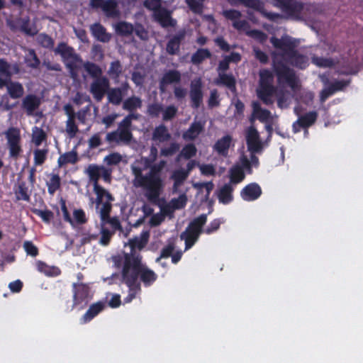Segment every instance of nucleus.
<instances>
[{
	"label": "nucleus",
	"mask_w": 363,
	"mask_h": 363,
	"mask_svg": "<svg viewBox=\"0 0 363 363\" xmlns=\"http://www.w3.org/2000/svg\"><path fill=\"white\" fill-rule=\"evenodd\" d=\"M66 131L70 138H73L79 131L77 125L75 123V118H67L66 121Z\"/></svg>",
	"instance_id": "680f3d73"
},
{
	"label": "nucleus",
	"mask_w": 363,
	"mask_h": 363,
	"mask_svg": "<svg viewBox=\"0 0 363 363\" xmlns=\"http://www.w3.org/2000/svg\"><path fill=\"white\" fill-rule=\"evenodd\" d=\"M212 57L211 51L207 48H199L191 57V62L195 65H201L205 60Z\"/></svg>",
	"instance_id": "f704fd0d"
},
{
	"label": "nucleus",
	"mask_w": 363,
	"mask_h": 363,
	"mask_svg": "<svg viewBox=\"0 0 363 363\" xmlns=\"http://www.w3.org/2000/svg\"><path fill=\"white\" fill-rule=\"evenodd\" d=\"M233 188L230 184H225L219 190L218 198L219 202L223 204L230 203L233 199Z\"/></svg>",
	"instance_id": "2f4dec72"
},
{
	"label": "nucleus",
	"mask_w": 363,
	"mask_h": 363,
	"mask_svg": "<svg viewBox=\"0 0 363 363\" xmlns=\"http://www.w3.org/2000/svg\"><path fill=\"white\" fill-rule=\"evenodd\" d=\"M132 264H130V259H127L125 266H123L121 276L127 279L130 284H140V281L146 287L150 286L157 279V274L152 269L147 268L142 263L139 258L131 259Z\"/></svg>",
	"instance_id": "7ed1b4c3"
},
{
	"label": "nucleus",
	"mask_w": 363,
	"mask_h": 363,
	"mask_svg": "<svg viewBox=\"0 0 363 363\" xmlns=\"http://www.w3.org/2000/svg\"><path fill=\"white\" fill-rule=\"evenodd\" d=\"M203 126L201 122L192 123L189 128L183 133L182 138L186 140H194L203 131Z\"/></svg>",
	"instance_id": "c85d7f7f"
},
{
	"label": "nucleus",
	"mask_w": 363,
	"mask_h": 363,
	"mask_svg": "<svg viewBox=\"0 0 363 363\" xmlns=\"http://www.w3.org/2000/svg\"><path fill=\"white\" fill-rule=\"evenodd\" d=\"M180 148L179 145L176 143H171L167 147H163L160 150V155L163 157H170L177 153Z\"/></svg>",
	"instance_id": "13d9d810"
},
{
	"label": "nucleus",
	"mask_w": 363,
	"mask_h": 363,
	"mask_svg": "<svg viewBox=\"0 0 363 363\" xmlns=\"http://www.w3.org/2000/svg\"><path fill=\"white\" fill-rule=\"evenodd\" d=\"M246 144L250 153H260L263 150L259 133L252 125L250 126L246 131Z\"/></svg>",
	"instance_id": "4468645a"
},
{
	"label": "nucleus",
	"mask_w": 363,
	"mask_h": 363,
	"mask_svg": "<svg viewBox=\"0 0 363 363\" xmlns=\"http://www.w3.org/2000/svg\"><path fill=\"white\" fill-rule=\"evenodd\" d=\"M61 179L57 174L51 175L49 181L47 182L48 191L50 195H53L57 190L60 188Z\"/></svg>",
	"instance_id": "49530a36"
},
{
	"label": "nucleus",
	"mask_w": 363,
	"mask_h": 363,
	"mask_svg": "<svg viewBox=\"0 0 363 363\" xmlns=\"http://www.w3.org/2000/svg\"><path fill=\"white\" fill-rule=\"evenodd\" d=\"M114 201V197L111 196L109 198H105L103 203L97 208L99 209L100 219L104 224H110L114 230H121L122 228L121 223L117 217H111L110 213L112 210V201Z\"/></svg>",
	"instance_id": "1a4fd4ad"
},
{
	"label": "nucleus",
	"mask_w": 363,
	"mask_h": 363,
	"mask_svg": "<svg viewBox=\"0 0 363 363\" xmlns=\"http://www.w3.org/2000/svg\"><path fill=\"white\" fill-rule=\"evenodd\" d=\"M90 30L93 36L100 42L108 43L111 38V34L107 33L105 27L100 23H95L91 25Z\"/></svg>",
	"instance_id": "5701e85b"
},
{
	"label": "nucleus",
	"mask_w": 363,
	"mask_h": 363,
	"mask_svg": "<svg viewBox=\"0 0 363 363\" xmlns=\"http://www.w3.org/2000/svg\"><path fill=\"white\" fill-rule=\"evenodd\" d=\"M106 308V302L99 301L91 304L86 313L80 318L81 324L89 323Z\"/></svg>",
	"instance_id": "a211bd4d"
},
{
	"label": "nucleus",
	"mask_w": 363,
	"mask_h": 363,
	"mask_svg": "<svg viewBox=\"0 0 363 363\" xmlns=\"http://www.w3.org/2000/svg\"><path fill=\"white\" fill-rule=\"evenodd\" d=\"M284 60L293 67L296 68L304 69L308 65V57L298 52L295 48Z\"/></svg>",
	"instance_id": "6ab92c4d"
},
{
	"label": "nucleus",
	"mask_w": 363,
	"mask_h": 363,
	"mask_svg": "<svg viewBox=\"0 0 363 363\" xmlns=\"http://www.w3.org/2000/svg\"><path fill=\"white\" fill-rule=\"evenodd\" d=\"M101 166L96 164H89L86 170L89 179L93 182V190L96 197L94 199L93 197L90 198V203L91 204L96 203V208H98L103 203L105 198L111 199L113 196L108 191L104 189L99 184V180L101 178Z\"/></svg>",
	"instance_id": "39448f33"
},
{
	"label": "nucleus",
	"mask_w": 363,
	"mask_h": 363,
	"mask_svg": "<svg viewBox=\"0 0 363 363\" xmlns=\"http://www.w3.org/2000/svg\"><path fill=\"white\" fill-rule=\"evenodd\" d=\"M252 116L250 119V122L254 121L255 118L259 119L261 122H264L269 118L271 113L267 109L262 108L258 101H253L252 104Z\"/></svg>",
	"instance_id": "7c9ffc66"
},
{
	"label": "nucleus",
	"mask_w": 363,
	"mask_h": 363,
	"mask_svg": "<svg viewBox=\"0 0 363 363\" xmlns=\"http://www.w3.org/2000/svg\"><path fill=\"white\" fill-rule=\"evenodd\" d=\"M0 77H5L11 80L12 72L11 71V65L4 59H0Z\"/></svg>",
	"instance_id": "6e6d98bb"
},
{
	"label": "nucleus",
	"mask_w": 363,
	"mask_h": 363,
	"mask_svg": "<svg viewBox=\"0 0 363 363\" xmlns=\"http://www.w3.org/2000/svg\"><path fill=\"white\" fill-rule=\"evenodd\" d=\"M229 174L230 183L235 184L240 183L245 177V172L238 164L233 166L230 169Z\"/></svg>",
	"instance_id": "58836bf2"
},
{
	"label": "nucleus",
	"mask_w": 363,
	"mask_h": 363,
	"mask_svg": "<svg viewBox=\"0 0 363 363\" xmlns=\"http://www.w3.org/2000/svg\"><path fill=\"white\" fill-rule=\"evenodd\" d=\"M77 152L71 151L60 155L57 160V163L59 167H61L67 164H74L77 162Z\"/></svg>",
	"instance_id": "c03bdc74"
},
{
	"label": "nucleus",
	"mask_w": 363,
	"mask_h": 363,
	"mask_svg": "<svg viewBox=\"0 0 363 363\" xmlns=\"http://www.w3.org/2000/svg\"><path fill=\"white\" fill-rule=\"evenodd\" d=\"M23 247L28 255L35 257L39 254L38 248L33 243L32 241H25Z\"/></svg>",
	"instance_id": "e2e57ef3"
},
{
	"label": "nucleus",
	"mask_w": 363,
	"mask_h": 363,
	"mask_svg": "<svg viewBox=\"0 0 363 363\" xmlns=\"http://www.w3.org/2000/svg\"><path fill=\"white\" fill-rule=\"evenodd\" d=\"M180 81L181 73L178 70L170 69L163 74L160 82V89L163 91L165 86L173 83H179Z\"/></svg>",
	"instance_id": "bb28decb"
},
{
	"label": "nucleus",
	"mask_w": 363,
	"mask_h": 363,
	"mask_svg": "<svg viewBox=\"0 0 363 363\" xmlns=\"http://www.w3.org/2000/svg\"><path fill=\"white\" fill-rule=\"evenodd\" d=\"M73 218L74 221L79 225L84 224L88 220L84 211L82 208L74 210Z\"/></svg>",
	"instance_id": "69168bd1"
},
{
	"label": "nucleus",
	"mask_w": 363,
	"mask_h": 363,
	"mask_svg": "<svg viewBox=\"0 0 363 363\" xmlns=\"http://www.w3.org/2000/svg\"><path fill=\"white\" fill-rule=\"evenodd\" d=\"M122 160V156L118 152H113L105 157L104 161L108 165H116Z\"/></svg>",
	"instance_id": "774afa93"
},
{
	"label": "nucleus",
	"mask_w": 363,
	"mask_h": 363,
	"mask_svg": "<svg viewBox=\"0 0 363 363\" xmlns=\"http://www.w3.org/2000/svg\"><path fill=\"white\" fill-rule=\"evenodd\" d=\"M162 111L163 106L161 104L159 103L150 104L147 108V114L152 118L158 117Z\"/></svg>",
	"instance_id": "bf43d9fd"
},
{
	"label": "nucleus",
	"mask_w": 363,
	"mask_h": 363,
	"mask_svg": "<svg viewBox=\"0 0 363 363\" xmlns=\"http://www.w3.org/2000/svg\"><path fill=\"white\" fill-rule=\"evenodd\" d=\"M207 215L203 213L190 222L186 230L200 236L203 233V227L206 223Z\"/></svg>",
	"instance_id": "cd10ccee"
},
{
	"label": "nucleus",
	"mask_w": 363,
	"mask_h": 363,
	"mask_svg": "<svg viewBox=\"0 0 363 363\" xmlns=\"http://www.w3.org/2000/svg\"><path fill=\"white\" fill-rule=\"evenodd\" d=\"M14 193L17 201H29L30 199L28 187L25 182H21L18 184L17 189H15Z\"/></svg>",
	"instance_id": "ea45409f"
},
{
	"label": "nucleus",
	"mask_w": 363,
	"mask_h": 363,
	"mask_svg": "<svg viewBox=\"0 0 363 363\" xmlns=\"http://www.w3.org/2000/svg\"><path fill=\"white\" fill-rule=\"evenodd\" d=\"M35 265L37 270L47 277H55L61 274V270L59 267L50 266L43 261H37Z\"/></svg>",
	"instance_id": "c756f323"
},
{
	"label": "nucleus",
	"mask_w": 363,
	"mask_h": 363,
	"mask_svg": "<svg viewBox=\"0 0 363 363\" xmlns=\"http://www.w3.org/2000/svg\"><path fill=\"white\" fill-rule=\"evenodd\" d=\"M108 102L114 106H119L122 102L125 95L117 87L109 88L106 93Z\"/></svg>",
	"instance_id": "c9c22d12"
},
{
	"label": "nucleus",
	"mask_w": 363,
	"mask_h": 363,
	"mask_svg": "<svg viewBox=\"0 0 363 363\" xmlns=\"http://www.w3.org/2000/svg\"><path fill=\"white\" fill-rule=\"evenodd\" d=\"M259 86L257 89V97L266 105L273 104L272 96L277 88L273 84L274 74L268 69H262L259 72Z\"/></svg>",
	"instance_id": "20e7f679"
},
{
	"label": "nucleus",
	"mask_w": 363,
	"mask_h": 363,
	"mask_svg": "<svg viewBox=\"0 0 363 363\" xmlns=\"http://www.w3.org/2000/svg\"><path fill=\"white\" fill-rule=\"evenodd\" d=\"M143 105L142 99L135 96L127 98L123 102V109L129 112H133L138 108H140Z\"/></svg>",
	"instance_id": "e433bc0d"
},
{
	"label": "nucleus",
	"mask_w": 363,
	"mask_h": 363,
	"mask_svg": "<svg viewBox=\"0 0 363 363\" xmlns=\"http://www.w3.org/2000/svg\"><path fill=\"white\" fill-rule=\"evenodd\" d=\"M89 6L94 9H101L108 18H118L120 16L116 0H90Z\"/></svg>",
	"instance_id": "9b49d317"
},
{
	"label": "nucleus",
	"mask_w": 363,
	"mask_h": 363,
	"mask_svg": "<svg viewBox=\"0 0 363 363\" xmlns=\"http://www.w3.org/2000/svg\"><path fill=\"white\" fill-rule=\"evenodd\" d=\"M131 172L134 176L133 186L142 188L145 191V196L151 202H156L164 187V182L162 178L161 167L153 164L146 174L143 173L141 167L135 163L130 166Z\"/></svg>",
	"instance_id": "f03ea898"
},
{
	"label": "nucleus",
	"mask_w": 363,
	"mask_h": 363,
	"mask_svg": "<svg viewBox=\"0 0 363 363\" xmlns=\"http://www.w3.org/2000/svg\"><path fill=\"white\" fill-rule=\"evenodd\" d=\"M312 63L318 67H332L335 65V62L332 58H327L323 57H318L313 55L311 57Z\"/></svg>",
	"instance_id": "de8ad7c7"
},
{
	"label": "nucleus",
	"mask_w": 363,
	"mask_h": 363,
	"mask_svg": "<svg viewBox=\"0 0 363 363\" xmlns=\"http://www.w3.org/2000/svg\"><path fill=\"white\" fill-rule=\"evenodd\" d=\"M6 89L10 97L13 99H20L24 94V88L18 82H13L11 79Z\"/></svg>",
	"instance_id": "473e14b6"
},
{
	"label": "nucleus",
	"mask_w": 363,
	"mask_h": 363,
	"mask_svg": "<svg viewBox=\"0 0 363 363\" xmlns=\"http://www.w3.org/2000/svg\"><path fill=\"white\" fill-rule=\"evenodd\" d=\"M55 52L60 55L62 57L71 78L76 79L79 75L78 72L79 68L77 65V62H82L80 56L75 53L72 47L68 46L63 42L57 45Z\"/></svg>",
	"instance_id": "423d86ee"
},
{
	"label": "nucleus",
	"mask_w": 363,
	"mask_h": 363,
	"mask_svg": "<svg viewBox=\"0 0 363 363\" xmlns=\"http://www.w3.org/2000/svg\"><path fill=\"white\" fill-rule=\"evenodd\" d=\"M272 45L282 51L281 53L273 52L272 67L279 85H287L292 90L298 87V79L295 71L290 68L284 60L296 48V43L289 38H277L272 37Z\"/></svg>",
	"instance_id": "f257e3e1"
},
{
	"label": "nucleus",
	"mask_w": 363,
	"mask_h": 363,
	"mask_svg": "<svg viewBox=\"0 0 363 363\" xmlns=\"http://www.w3.org/2000/svg\"><path fill=\"white\" fill-rule=\"evenodd\" d=\"M33 212L47 223H50V220L53 218L54 214L50 210H40L35 208Z\"/></svg>",
	"instance_id": "052dcab7"
},
{
	"label": "nucleus",
	"mask_w": 363,
	"mask_h": 363,
	"mask_svg": "<svg viewBox=\"0 0 363 363\" xmlns=\"http://www.w3.org/2000/svg\"><path fill=\"white\" fill-rule=\"evenodd\" d=\"M123 281L124 284L128 287V294L126 297L124 298V303H130L134 298H135L137 294H140L141 291V285L140 284H130L127 281V279L124 276H122Z\"/></svg>",
	"instance_id": "72a5a7b5"
},
{
	"label": "nucleus",
	"mask_w": 363,
	"mask_h": 363,
	"mask_svg": "<svg viewBox=\"0 0 363 363\" xmlns=\"http://www.w3.org/2000/svg\"><path fill=\"white\" fill-rule=\"evenodd\" d=\"M122 72L123 66L119 60H117L111 62L107 73L112 79L118 82Z\"/></svg>",
	"instance_id": "a19ab883"
},
{
	"label": "nucleus",
	"mask_w": 363,
	"mask_h": 363,
	"mask_svg": "<svg viewBox=\"0 0 363 363\" xmlns=\"http://www.w3.org/2000/svg\"><path fill=\"white\" fill-rule=\"evenodd\" d=\"M116 31L120 35L128 36L133 33L134 28L131 23L121 21L116 24Z\"/></svg>",
	"instance_id": "a18cd8bd"
},
{
	"label": "nucleus",
	"mask_w": 363,
	"mask_h": 363,
	"mask_svg": "<svg viewBox=\"0 0 363 363\" xmlns=\"http://www.w3.org/2000/svg\"><path fill=\"white\" fill-rule=\"evenodd\" d=\"M5 136L7 140L10 157L18 159L23 151L21 145L20 130L16 128H9L5 132Z\"/></svg>",
	"instance_id": "9d476101"
},
{
	"label": "nucleus",
	"mask_w": 363,
	"mask_h": 363,
	"mask_svg": "<svg viewBox=\"0 0 363 363\" xmlns=\"http://www.w3.org/2000/svg\"><path fill=\"white\" fill-rule=\"evenodd\" d=\"M180 238L184 240L185 250H188L196 242L199 238V235L186 229V230L181 234Z\"/></svg>",
	"instance_id": "37998d69"
},
{
	"label": "nucleus",
	"mask_w": 363,
	"mask_h": 363,
	"mask_svg": "<svg viewBox=\"0 0 363 363\" xmlns=\"http://www.w3.org/2000/svg\"><path fill=\"white\" fill-rule=\"evenodd\" d=\"M185 38L184 31H180L169 39L167 42L166 50L172 55L178 54L182 41Z\"/></svg>",
	"instance_id": "4be33fe9"
},
{
	"label": "nucleus",
	"mask_w": 363,
	"mask_h": 363,
	"mask_svg": "<svg viewBox=\"0 0 363 363\" xmlns=\"http://www.w3.org/2000/svg\"><path fill=\"white\" fill-rule=\"evenodd\" d=\"M197 149L194 143H188L185 145L180 153L179 157H184L186 160H189L196 155Z\"/></svg>",
	"instance_id": "09e8293b"
},
{
	"label": "nucleus",
	"mask_w": 363,
	"mask_h": 363,
	"mask_svg": "<svg viewBox=\"0 0 363 363\" xmlns=\"http://www.w3.org/2000/svg\"><path fill=\"white\" fill-rule=\"evenodd\" d=\"M45 132L40 128L35 127L33 130L32 140L36 146H39L46 140Z\"/></svg>",
	"instance_id": "8fccbe9b"
},
{
	"label": "nucleus",
	"mask_w": 363,
	"mask_h": 363,
	"mask_svg": "<svg viewBox=\"0 0 363 363\" xmlns=\"http://www.w3.org/2000/svg\"><path fill=\"white\" fill-rule=\"evenodd\" d=\"M40 105V99L34 94L27 95L22 101V107L26 110L27 115H33V112Z\"/></svg>",
	"instance_id": "a878e982"
},
{
	"label": "nucleus",
	"mask_w": 363,
	"mask_h": 363,
	"mask_svg": "<svg viewBox=\"0 0 363 363\" xmlns=\"http://www.w3.org/2000/svg\"><path fill=\"white\" fill-rule=\"evenodd\" d=\"M48 149H35L33 152L35 165H42L47 159Z\"/></svg>",
	"instance_id": "5fc2aeb1"
},
{
	"label": "nucleus",
	"mask_w": 363,
	"mask_h": 363,
	"mask_svg": "<svg viewBox=\"0 0 363 363\" xmlns=\"http://www.w3.org/2000/svg\"><path fill=\"white\" fill-rule=\"evenodd\" d=\"M110 88L109 79L102 76L94 79L90 84V92L96 101H101Z\"/></svg>",
	"instance_id": "ddd939ff"
},
{
	"label": "nucleus",
	"mask_w": 363,
	"mask_h": 363,
	"mask_svg": "<svg viewBox=\"0 0 363 363\" xmlns=\"http://www.w3.org/2000/svg\"><path fill=\"white\" fill-rule=\"evenodd\" d=\"M262 189L260 186L252 182L246 185L240 191L241 198L246 201H252L257 200L262 195Z\"/></svg>",
	"instance_id": "f3484780"
},
{
	"label": "nucleus",
	"mask_w": 363,
	"mask_h": 363,
	"mask_svg": "<svg viewBox=\"0 0 363 363\" xmlns=\"http://www.w3.org/2000/svg\"><path fill=\"white\" fill-rule=\"evenodd\" d=\"M149 233L144 232L141 234V238H134L129 240L128 245L130 247V252L129 253H124L123 258L121 257H114V263L116 267H120L123 263V266H125L127 259H130V264H132V259L133 258H139L142 260V255L136 251V250H141L143 249L148 242Z\"/></svg>",
	"instance_id": "0eeeda50"
},
{
	"label": "nucleus",
	"mask_w": 363,
	"mask_h": 363,
	"mask_svg": "<svg viewBox=\"0 0 363 363\" xmlns=\"http://www.w3.org/2000/svg\"><path fill=\"white\" fill-rule=\"evenodd\" d=\"M171 138V135L168 132L164 125H160L156 127L152 133V140H158L161 143L168 141Z\"/></svg>",
	"instance_id": "4c0bfd02"
},
{
	"label": "nucleus",
	"mask_w": 363,
	"mask_h": 363,
	"mask_svg": "<svg viewBox=\"0 0 363 363\" xmlns=\"http://www.w3.org/2000/svg\"><path fill=\"white\" fill-rule=\"evenodd\" d=\"M38 43L45 48L51 49L54 46L53 39L46 33H42L36 38Z\"/></svg>",
	"instance_id": "3c124183"
},
{
	"label": "nucleus",
	"mask_w": 363,
	"mask_h": 363,
	"mask_svg": "<svg viewBox=\"0 0 363 363\" xmlns=\"http://www.w3.org/2000/svg\"><path fill=\"white\" fill-rule=\"evenodd\" d=\"M187 5L192 12L196 14H201L203 12V2L196 0H186Z\"/></svg>",
	"instance_id": "0e129e2a"
},
{
	"label": "nucleus",
	"mask_w": 363,
	"mask_h": 363,
	"mask_svg": "<svg viewBox=\"0 0 363 363\" xmlns=\"http://www.w3.org/2000/svg\"><path fill=\"white\" fill-rule=\"evenodd\" d=\"M215 84L226 86L233 94L237 92L236 80L232 74L219 72L218 78L215 80Z\"/></svg>",
	"instance_id": "412c9836"
},
{
	"label": "nucleus",
	"mask_w": 363,
	"mask_h": 363,
	"mask_svg": "<svg viewBox=\"0 0 363 363\" xmlns=\"http://www.w3.org/2000/svg\"><path fill=\"white\" fill-rule=\"evenodd\" d=\"M154 16L155 20L163 28L174 26V25L170 12L164 8H161L155 11L154 13Z\"/></svg>",
	"instance_id": "b1692460"
},
{
	"label": "nucleus",
	"mask_w": 363,
	"mask_h": 363,
	"mask_svg": "<svg viewBox=\"0 0 363 363\" xmlns=\"http://www.w3.org/2000/svg\"><path fill=\"white\" fill-rule=\"evenodd\" d=\"M188 176V172H185L184 169L175 170L172 175V178L174 180V186H177L182 184Z\"/></svg>",
	"instance_id": "4d7b16f0"
},
{
	"label": "nucleus",
	"mask_w": 363,
	"mask_h": 363,
	"mask_svg": "<svg viewBox=\"0 0 363 363\" xmlns=\"http://www.w3.org/2000/svg\"><path fill=\"white\" fill-rule=\"evenodd\" d=\"M189 97L191 99V106L195 109L199 108L203 103V97L201 79L191 82Z\"/></svg>",
	"instance_id": "2eb2a0df"
},
{
	"label": "nucleus",
	"mask_w": 363,
	"mask_h": 363,
	"mask_svg": "<svg viewBox=\"0 0 363 363\" xmlns=\"http://www.w3.org/2000/svg\"><path fill=\"white\" fill-rule=\"evenodd\" d=\"M232 143V137L226 135L218 139L213 145V150L219 155L226 157Z\"/></svg>",
	"instance_id": "393cba45"
},
{
	"label": "nucleus",
	"mask_w": 363,
	"mask_h": 363,
	"mask_svg": "<svg viewBox=\"0 0 363 363\" xmlns=\"http://www.w3.org/2000/svg\"><path fill=\"white\" fill-rule=\"evenodd\" d=\"M238 1L247 8L253 9L260 13L264 12V4L260 0H238Z\"/></svg>",
	"instance_id": "864d4df0"
},
{
	"label": "nucleus",
	"mask_w": 363,
	"mask_h": 363,
	"mask_svg": "<svg viewBox=\"0 0 363 363\" xmlns=\"http://www.w3.org/2000/svg\"><path fill=\"white\" fill-rule=\"evenodd\" d=\"M281 10L293 19H301L303 10V4L296 0H278Z\"/></svg>",
	"instance_id": "f8f14e48"
},
{
	"label": "nucleus",
	"mask_w": 363,
	"mask_h": 363,
	"mask_svg": "<svg viewBox=\"0 0 363 363\" xmlns=\"http://www.w3.org/2000/svg\"><path fill=\"white\" fill-rule=\"evenodd\" d=\"M132 123L126 118V116L119 123L118 129L119 131H123L125 136L131 141L133 134L130 130Z\"/></svg>",
	"instance_id": "603ef678"
},
{
	"label": "nucleus",
	"mask_w": 363,
	"mask_h": 363,
	"mask_svg": "<svg viewBox=\"0 0 363 363\" xmlns=\"http://www.w3.org/2000/svg\"><path fill=\"white\" fill-rule=\"evenodd\" d=\"M163 111L162 119L164 121H170L175 117L177 113V108L173 105L168 106Z\"/></svg>",
	"instance_id": "338daca9"
},
{
	"label": "nucleus",
	"mask_w": 363,
	"mask_h": 363,
	"mask_svg": "<svg viewBox=\"0 0 363 363\" xmlns=\"http://www.w3.org/2000/svg\"><path fill=\"white\" fill-rule=\"evenodd\" d=\"M84 68L85 71L89 74V76L93 79H96L100 77H102V69L99 65H96L94 62H86L84 64Z\"/></svg>",
	"instance_id": "79ce46f5"
},
{
	"label": "nucleus",
	"mask_w": 363,
	"mask_h": 363,
	"mask_svg": "<svg viewBox=\"0 0 363 363\" xmlns=\"http://www.w3.org/2000/svg\"><path fill=\"white\" fill-rule=\"evenodd\" d=\"M106 141L111 147H115L121 144L128 145L131 141L125 136L123 131L121 132L118 130L109 132L106 135Z\"/></svg>",
	"instance_id": "aec40b11"
},
{
	"label": "nucleus",
	"mask_w": 363,
	"mask_h": 363,
	"mask_svg": "<svg viewBox=\"0 0 363 363\" xmlns=\"http://www.w3.org/2000/svg\"><path fill=\"white\" fill-rule=\"evenodd\" d=\"M72 300L77 305V311L84 310L92 298L91 288L87 284L74 282L72 284Z\"/></svg>",
	"instance_id": "6e6552de"
},
{
	"label": "nucleus",
	"mask_w": 363,
	"mask_h": 363,
	"mask_svg": "<svg viewBox=\"0 0 363 363\" xmlns=\"http://www.w3.org/2000/svg\"><path fill=\"white\" fill-rule=\"evenodd\" d=\"M318 118V113L313 111L298 117V120L293 123V131L296 133L301 131V128H308L314 124Z\"/></svg>",
	"instance_id": "dca6fc26"
}]
</instances>
